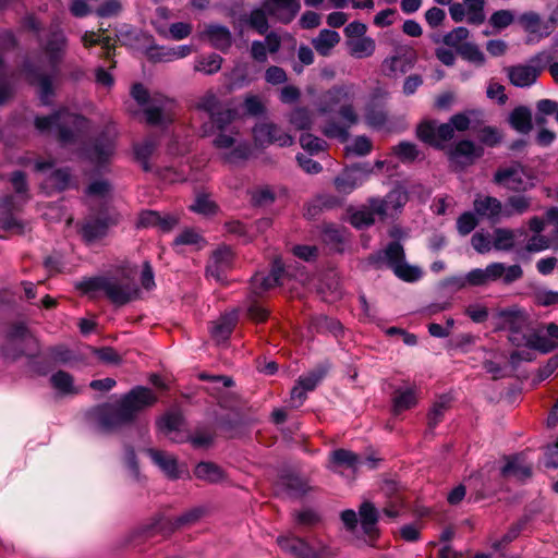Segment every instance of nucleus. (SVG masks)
Wrapping results in <instances>:
<instances>
[{
    "label": "nucleus",
    "mask_w": 558,
    "mask_h": 558,
    "mask_svg": "<svg viewBox=\"0 0 558 558\" xmlns=\"http://www.w3.org/2000/svg\"><path fill=\"white\" fill-rule=\"evenodd\" d=\"M360 99V90L355 85L336 86L326 92L320 100L318 111L327 113L338 108L343 125L330 122L323 128V133L330 138L345 142L349 136V129L359 122L355 109Z\"/></svg>",
    "instance_id": "1"
},
{
    "label": "nucleus",
    "mask_w": 558,
    "mask_h": 558,
    "mask_svg": "<svg viewBox=\"0 0 558 558\" xmlns=\"http://www.w3.org/2000/svg\"><path fill=\"white\" fill-rule=\"evenodd\" d=\"M157 397L145 387H136L126 393L117 407L104 405L98 410V420L105 429L116 428L131 422L145 409L151 407Z\"/></svg>",
    "instance_id": "2"
},
{
    "label": "nucleus",
    "mask_w": 558,
    "mask_h": 558,
    "mask_svg": "<svg viewBox=\"0 0 558 558\" xmlns=\"http://www.w3.org/2000/svg\"><path fill=\"white\" fill-rule=\"evenodd\" d=\"M227 120L215 119V126L218 131L213 143L219 150L221 158L229 163H238L251 155L250 145L243 141L238 131Z\"/></svg>",
    "instance_id": "3"
},
{
    "label": "nucleus",
    "mask_w": 558,
    "mask_h": 558,
    "mask_svg": "<svg viewBox=\"0 0 558 558\" xmlns=\"http://www.w3.org/2000/svg\"><path fill=\"white\" fill-rule=\"evenodd\" d=\"M523 270L519 265L507 266L504 263H490L485 268H474L469 271V281L472 287H484L492 282L501 280L505 284H510L519 280Z\"/></svg>",
    "instance_id": "4"
},
{
    "label": "nucleus",
    "mask_w": 558,
    "mask_h": 558,
    "mask_svg": "<svg viewBox=\"0 0 558 558\" xmlns=\"http://www.w3.org/2000/svg\"><path fill=\"white\" fill-rule=\"evenodd\" d=\"M36 128L41 132H56L64 141L72 136V129L81 131L86 121L80 116L68 111H59L49 117H39L35 121Z\"/></svg>",
    "instance_id": "5"
},
{
    "label": "nucleus",
    "mask_w": 558,
    "mask_h": 558,
    "mask_svg": "<svg viewBox=\"0 0 558 558\" xmlns=\"http://www.w3.org/2000/svg\"><path fill=\"white\" fill-rule=\"evenodd\" d=\"M345 46L350 56L356 59H365L375 52V40L366 36L367 25L353 21L344 27Z\"/></svg>",
    "instance_id": "6"
},
{
    "label": "nucleus",
    "mask_w": 558,
    "mask_h": 558,
    "mask_svg": "<svg viewBox=\"0 0 558 558\" xmlns=\"http://www.w3.org/2000/svg\"><path fill=\"white\" fill-rule=\"evenodd\" d=\"M497 316L499 327L510 331V340L515 345H526V340L532 339V335L525 333L527 315L523 310L512 306L500 311Z\"/></svg>",
    "instance_id": "7"
},
{
    "label": "nucleus",
    "mask_w": 558,
    "mask_h": 558,
    "mask_svg": "<svg viewBox=\"0 0 558 558\" xmlns=\"http://www.w3.org/2000/svg\"><path fill=\"white\" fill-rule=\"evenodd\" d=\"M341 519L345 526L351 530L355 527L359 521L363 533L369 538V544L373 545L372 541L378 535V511L371 502L365 501L361 505L359 519L357 514L353 510L343 511L341 513Z\"/></svg>",
    "instance_id": "8"
},
{
    "label": "nucleus",
    "mask_w": 558,
    "mask_h": 558,
    "mask_svg": "<svg viewBox=\"0 0 558 558\" xmlns=\"http://www.w3.org/2000/svg\"><path fill=\"white\" fill-rule=\"evenodd\" d=\"M385 161L377 160L372 167L369 163H361L345 169L335 179V187L341 194H350L361 186L373 173L374 168L381 170Z\"/></svg>",
    "instance_id": "9"
},
{
    "label": "nucleus",
    "mask_w": 558,
    "mask_h": 558,
    "mask_svg": "<svg viewBox=\"0 0 558 558\" xmlns=\"http://www.w3.org/2000/svg\"><path fill=\"white\" fill-rule=\"evenodd\" d=\"M494 181L498 185L515 192L526 191L534 186L533 178L518 163L500 168L495 173Z\"/></svg>",
    "instance_id": "10"
},
{
    "label": "nucleus",
    "mask_w": 558,
    "mask_h": 558,
    "mask_svg": "<svg viewBox=\"0 0 558 558\" xmlns=\"http://www.w3.org/2000/svg\"><path fill=\"white\" fill-rule=\"evenodd\" d=\"M384 256L388 266L401 280L412 282L422 277V270L418 267L405 263L403 248L399 243H391L386 248Z\"/></svg>",
    "instance_id": "11"
},
{
    "label": "nucleus",
    "mask_w": 558,
    "mask_h": 558,
    "mask_svg": "<svg viewBox=\"0 0 558 558\" xmlns=\"http://www.w3.org/2000/svg\"><path fill=\"white\" fill-rule=\"evenodd\" d=\"M255 145L265 147L271 144L284 147L293 144V137L278 125L269 122H260L253 129Z\"/></svg>",
    "instance_id": "12"
},
{
    "label": "nucleus",
    "mask_w": 558,
    "mask_h": 558,
    "mask_svg": "<svg viewBox=\"0 0 558 558\" xmlns=\"http://www.w3.org/2000/svg\"><path fill=\"white\" fill-rule=\"evenodd\" d=\"M417 136L425 143L441 147L454 136V132L450 122L439 124L435 121H426L418 125Z\"/></svg>",
    "instance_id": "13"
},
{
    "label": "nucleus",
    "mask_w": 558,
    "mask_h": 558,
    "mask_svg": "<svg viewBox=\"0 0 558 558\" xmlns=\"http://www.w3.org/2000/svg\"><path fill=\"white\" fill-rule=\"evenodd\" d=\"M145 453L150 458L151 462L169 478L175 480L187 473L183 463H179L177 458L168 452L147 449Z\"/></svg>",
    "instance_id": "14"
},
{
    "label": "nucleus",
    "mask_w": 558,
    "mask_h": 558,
    "mask_svg": "<svg viewBox=\"0 0 558 558\" xmlns=\"http://www.w3.org/2000/svg\"><path fill=\"white\" fill-rule=\"evenodd\" d=\"M105 292L116 304H124L137 296L138 290L129 278L106 279Z\"/></svg>",
    "instance_id": "15"
},
{
    "label": "nucleus",
    "mask_w": 558,
    "mask_h": 558,
    "mask_svg": "<svg viewBox=\"0 0 558 558\" xmlns=\"http://www.w3.org/2000/svg\"><path fill=\"white\" fill-rule=\"evenodd\" d=\"M519 23L529 34V41H537L553 32L555 22L553 19L544 21L535 12H526L519 17Z\"/></svg>",
    "instance_id": "16"
},
{
    "label": "nucleus",
    "mask_w": 558,
    "mask_h": 558,
    "mask_svg": "<svg viewBox=\"0 0 558 558\" xmlns=\"http://www.w3.org/2000/svg\"><path fill=\"white\" fill-rule=\"evenodd\" d=\"M407 201V193L402 189H395L384 199L373 198L372 207L380 219H385L393 217Z\"/></svg>",
    "instance_id": "17"
},
{
    "label": "nucleus",
    "mask_w": 558,
    "mask_h": 558,
    "mask_svg": "<svg viewBox=\"0 0 558 558\" xmlns=\"http://www.w3.org/2000/svg\"><path fill=\"white\" fill-rule=\"evenodd\" d=\"M416 62V53L409 47H399L396 54L383 62V70L389 75L403 74Z\"/></svg>",
    "instance_id": "18"
},
{
    "label": "nucleus",
    "mask_w": 558,
    "mask_h": 558,
    "mask_svg": "<svg viewBox=\"0 0 558 558\" xmlns=\"http://www.w3.org/2000/svg\"><path fill=\"white\" fill-rule=\"evenodd\" d=\"M132 97L141 106L145 107L146 120L150 124H159L168 119L165 106L149 105V95L146 88L141 84H135L131 89Z\"/></svg>",
    "instance_id": "19"
},
{
    "label": "nucleus",
    "mask_w": 558,
    "mask_h": 558,
    "mask_svg": "<svg viewBox=\"0 0 558 558\" xmlns=\"http://www.w3.org/2000/svg\"><path fill=\"white\" fill-rule=\"evenodd\" d=\"M233 254L229 247L217 248L209 258L207 276L222 281L226 272L232 267Z\"/></svg>",
    "instance_id": "20"
},
{
    "label": "nucleus",
    "mask_w": 558,
    "mask_h": 558,
    "mask_svg": "<svg viewBox=\"0 0 558 558\" xmlns=\"http://www.w3.org/2000/svg\"><path fill=\"white\" fill-rule=\"evenodd\" d=\"M193 50V46L191 45L174 47L154 46L147 49L146 54L153 62H172L190 56Z\"/></svg>",
    "instance_id": "21"
},
{
    "label": "nucleus",
    "mask_w": 558,
    "mask_h": 558,
    "mask_svg": "<svg viewBox=\"0 0 558 558\" xmlns=\"http://www.w3.org/2000/svg\"><path fill=\"white\" fill-rule=\"evenodd\" d=\"M267 13L282 23H290L299 13V0H266L264 4Z\"/></svg>",
    "instance_id": "22"
},
{
    "label": "nucleus",
    "mask_w": 558,
    "mask_h": 558,
    "mask_svg": "<svg viewBox=\"0 0 558 558\" xmlns=\"http://www.w3.org/2000/svg\"><path fill=\"white\" fill-rule=\"evenodd\" d=\"M482 148L470 141L459 142L450 151L449 159L454 167H465L482 156Z\"/></svg>",
    "instance_id": "23"
},
{
    "label": "nucleus",
    "mask_w": 558,
    "mask_h": 558,
    "mask_svg": "<svg viewBox=\"0 0 558 558\" xmlns=\"http://www.w3.org/2000/svg\"><path fill=\"white\" fill-rule=\"evenodd\" d=\"M375 462L376 460L371 457L362 459L349 450L338 449L331 453L329 468L336 470L339 466H347L356 470L366 465L373 469L375 468Z\"/></svg>",
    "instance_id": "24"
},
{
    "label": "nucleus",
    "mask_w": 558,
    "mask_h": 558,
    "mask_svg": "<svg viewBox=\"0 0 558 558\" xmlns=\"http://www.w3.org/2000/svg\"><path fill=\"white\" fill-rule=\"evenodd\" d=\"M558 345V326L548 324L544 329L532 333V339L526 340V347L549 352Z\"/></svg>",
    "instance_id": "25"
},
{
    "label": "nucleus",
    "mask_w": 558,
    "mask_h": 558,
    "mask_svg": "<svg viewBox=\"0 0 558 558\" xmlns=\"http://www.w3.org/2000/svg\"><path fill=\"white\" fill-rule=\"evenodd\" d=\"M201 38L207 40L214 48L226 51L231 47L232 35L230 31L219 24L205 25L201 32Z\"/></svg>",
    "instance_id": "26"
},
{
    "label": "nucleus",
    "mask_w": 558,
    "mask_h": 558,
    "mask_svg": "<svg viewBox=\"0 0 558 558\" xmlns=\"http://www.w3.org/2000/svg\"><path fill=\"white\" fill-rule=\"evenodd\" d=\"M525 234L524 229L497 228L493 232V246L496 251H512L520 248L519 239Z\"/></svg>",
    "instance_id": "27"
},
{
    "label": "nucleus",
    "mask_w": 558,
    "mask_h": 558,
    "mask_svg": "<svg viewBox=\"0 0 558 558\" xmlns=\"http://www.w3.org/2000/svg\"><path fill=\"white\" fill-rule=\"evenodd\" d=\"M283 272V265L280 259H276L272 265L271 272L269 275L256 274L252 278L251 289L256 295L268 291L279 283L281 274Z\"/></svg>",
    "instance_id": "28"
},
{
    "label": "nucleus",
    "mask_w": 558,
    "mask_h": 558,
    "mask_svg": "<svg viewBox=\"0 0 558 558\" xmlns=\"http://www.w3.org/2000/svg\"><path fill=\"white\" fill-rule=\"evenodd\" d=\"M17 206L19 202L12 196H5L0 201V229L15 233L24 231V225L12 215V210Z\"/></svg>",
    "instance_id": "29"
},
{
    "label": "nucleus",
    "mask_w": 558,
    "mask_h": 558,
    "mask_svg": "<svg viewBox=\"0 0 558 558\" xmlns=\"http://www.w3.org/2000/svg\"><path fill=\"white\" fill-rule=\"evenodd\" d=\"M510 83L517 87H529L535 83L539 70L531 64H519L506 69Z\"/></svg>",
    "instance_id": "30"
},
{
    "label": "nucleus",
    "mask_w": 558,
    "mask_h": 558,
    "mask_svg": "<svg viewBox=\"0 0 558 558\" xmlns=\"http://www.w3.org/2000/svg\"><path fill=\"white\" fill-rule=\"evenodd\" d=\"M178 223V218L171 215L161 216L157 211H143L137 221V226L142 228H155L162 232L170 231Z\"/></svg>",
    "instance_id": "31"
},
{
    "label": "nucleus",
    "mask_w": 558,
    "mask_h": 558,
    "mask_svg": "<svg viewBox=\"0 0 558 558\" xmlns=\"http://www.w3.org/2000/svg\"><path fill=\"white\" fill-rule=\"evenodd\" d=\"M474 210L477 215L492 220L505 217V207L501 202L492 196L477 195L474 199Z\"/></svg>",
    "instance_id": "32"
},
{
    "label": "nucleus",
    "mask_w": 558,
    "mask_h": 558,
    "mask_svg": "<svg viewBox=\"0 0 558 558\" xmlns=\"http://www.w3.org/2000/svg\"><path fill=\"white\" fill-rule=\"evenodd\" d=\"M183 418L179 413H167L158 421V429L161 434L169 437L172 441H182L184 436L183 432Z\"/></svg>",
    "instance_id": "33"
},
{
    "label": "nucleus",
    "mask_w": 558,
    "mask_h": 558,
    "mask_svg": "<svg viewBox=\"0 0 558 558\" xmlns=\"http://www.w3.org/2000/svg\"><path fill=\"white\" fill-rule=\"evenodd\" d=\"M33 341L27 330L23 326H19L10 335L7 345L4 347V354L8 359L15 360L23 353V348Z\"/></svg>",
    "instance_id": "34"
},
{
    "label": "nucleus",
    "mask_w": 558,
    "mask_h": 558,
    "mask_svg": "<svg viewBox=\"0 0 558 558\" xmlns=\"http://www.w3.org/2000/svg\"><path fill=\"white\" fill-rule=\"evenodd\" d=\"M278 545L286 551L299 558H315L317 553L303 539L295 536H280Z\"/></svg>",
    "instance_id": "35"
},
{
    "label": "nucleus",
    "mask_w": 558,
    "mask_h": 558,
    "mask_svg": "<svg viewBox=\"0 0 558 558\" xmlns=\"http://www.w3.org/2000/svg\"><path fill=\"white\" fill-rule=\"evenodd\" d=\"M341 37L338 32L331 29H322L318 35L312 39V45L318 54L328 57L340 43Z\"/></svg>",
    "instance_id": "36"
},
{
    "label": "nucleus",
    "mask_w": 558,
    "mask_h": 558,
    "mask_svg": "<svg viewBox=\"0 0 558 558\" xmlns=\"http://www.w3.org/2000/svg\"><path fill=\"white\" fill-rule=\"evenodd\" d=\"M198 107L209 113L213 124H215V119L217 118H220L221 121L227 120L231 122L234 116L229 109L221 110L217 96L210 92L202 97Z\"/></svg>",
    "instance_id": "37"
},
{
    "label": "nucleus",
    "mask_w": 558,
    "mask_h": 558,
    "mask_svg": "<svg viewBox=\"0 0 558 558\" xmlns=\"http://www.w3.org/2000/svg\"><path fill=\"white\" fill-rule=\"evenodd\" d=\"M236 319V313H229L213 323L210 328L213 338L217 342L227 340L232 332L233 327L235 326Z\"/></svg>",
    "instance_id": "38"
},
{
    "label": "nucleus",
    "mask_w": 558,
    "mask_h": 558,
    "mask_svg": "<svg viewBox=\"0 0 558 558\" xmlns=\"http://www.w3.org/2000/svg\"><path fill=\"white\" fill-rule=\"evenodd\" d=\"M117 217H111L108 222L89 221L82 228L83 238L88 242L100 240L107 234L109 226L117 223Z\"/></svg>",
    "instance_id": "39"
},
{
    "label": "nucleus",
    "mask_w": 558,
    "mask_h": 558,
    "mask_svg": "<svg viewBox=\"0 0 558 558\" xmlns=\"http://www.w3.org/2000/svg\"><path fill=\"white\" fill-rule=\"evenodd\" d=\"M500 472L505 477H515L518 480H522L530 475L531 468L519 457H511L506 459V463L501 468Z\"/></svg>",
    "instance_id": "40"
},
{
    "label": "nucleus",
    "mask_w": 558,
    "mask_h": 558,
    "mask_svg": "<svg viewBox=\"0 0 558 558\" xmlns=\"http://www.w3.org/2000/svg\"><path fill=\"white\" fill-rule=\"evenodd\" d=\"M525 244L518 250V254L521 253H541L554 246L553 240L544 234H532L530 236L524 234Z\"/></svg>",
    "instance_id": "41"
},
{
    "label": "nucleus",
    "mask_w": 558,
    "mask_h": 558,
    "mask_svg": "<svg viewBox=\"0 0 558 558\" xmlns=\"http://www.w3.org/2000/svg\"><path fill=\"white\" fill-rule=\"evenodd\" d=\"M50 383L60 395H75L78 392V387L75 386L73 377L63 371L52 374Z\"/></svg>",
    "instance_id": "42"
},
{
    "label": "nucleus",
    "mask_w": 558,
    "mask_h": 558,
    "mask_svg": "<svg viewBox=\"0 0 558 558\" xmlns=\"http://www.w3.org/2000/svg\"><path fill=\"white\" fill-rule=\"evenodd\" d=\"M194 473L197 478L209 483H218L225 478L223 470L211 462L198 463Z\"/></svg>",
    "instance_id": "43"
},
{
    "label": "nucleus",
    "mask_w": 558,
    "mask_h": 558,
    "mask_svg": "<svg viewBox=\"0 0 558 558\" xmlns=\"http://www.w3.org/2000/svg\"><path fill=\"white\" fill-rule=\"evenodd\" d=\"M509 122L515 131L529 133L532 129L531 111L525 107H518L511 112Z\"/></svg>",
    "instance_id": "44"
},
{
    "label": "nucleus",
    "mask_w": 558,
    "mask_h": 558,
    "mask_svg": "<svg viewBox=\"0 0 558 558\" xmlns=\"http://www.w3.org/2000/svg\"><path fill=\"white\" fill-rule=\"evenodd\" d=\"M417 396L413 388L399 389L393 398V411L400 413L416 404Z\"/></svg>",
    "instance_id": "45"
},
{
    "label": "nucleus",
    "mask_w": 558,
    "mask_h": 558,
    "mask_svg": "<svg viewBox=\"0 0 558 558\" xmlns=\"http://www.w3.org/2000/svg\"><path fill=\"white\" fill-rule=\"evenodd\" d=\"M222 58L219 54L210 53L195 60L194 70L210 75L221 69Z\"/></svg>",
    "instance_id": "46"
},
{
    "label": "nucleus",
    "mask_w": 558,
    "mask_h": 558,
    "mask_svg": "<svg viewBox=\"0 0 558 558\" xmlns=\"http://www.w3.org/2000/svg\"><path fill=\"white\" fill-rule=\"evenodd\" d=\"M375 215L377 216L376 210H374V208L372 207L371 199L368 206H364L351 214L350 222L355 228H365L375 222Z\"/></svg>",
    "instance_id": "47"
},
{
    "label": "nucleus",
    "mask_w": 558,
    "mask_h": 558,
    "mask_svg": "<svg viewBox=\"0 0 558 558\" xmlns=\"http://www.w3.org/2000/svg\"><path fill=\"white\" fill-rule=\"evenodd\" d=\"M459 53L462 59L474 64L475 66H483L486 63V57L480 47L473 43H465L459 48Z\"/></svg>",
    "instance_id": "48"
},
{
    "label": "nucleus",
    "mask_w": 558,
    "mask_h": 558,
    "mask_svg": "<svg viewBox=\"0 0 558 558\" xmlns=\"http://www.w3.org/2000/svg\"><path fill=\"white\" fill-rule=\"evenodd\" d=\"M114 151L113 140L107 138L104 142L97 143L88 153V158L97 163L107 161Z\"/></svg>",
    "instance_id": "49"
},
{
    "label": "nucleus",
    "mask_w": 558,
    "mask_h": 558,
    "mask_svg": "<svg viewBox=\"0 0 558 558\" xmlns=\"http://www.w3.org/2000/svg\"><path fill=\"white\" fill-rule=\"evenodd\" d=\"M267 11L266 9H255L247 14L243 21L245 24L254 28L258 34L263 35L268 29V21H267Z\"/></svg>",
    "instance_id": "50"
},
{
    "label": "nucleus",
    "mask_w": 558,
    "mask_h": 558,
    "mask_svg": "<svg viewBox=\"0 0 558 558\" xmlns=\"http://www.w3.org/2000/svg\"><path fill=\"white\" fill-rule=\"evenodd\" d=\"M29 80L32 84L36 85L39 90L40 99L44 104L49 102V97L52 95V80L48 75L38 72L31 74Z\"/></svg>",
    "instance_id": "51"
},
{
    "label": "nucleus",
    "mask_w": 558,
    "mask_h": 558,
    "mask_svg": "<svg viewBox=\"0 0 558 558\" xmlns=\"http://www.w3.org/2000/svg\"><path fill=\"white\" fill-rule=\"evenodd\" d=\"M531 206V199L524 195H515L509 197L505 207V217H511L512 215H521L529 210Z\"/></svg>",
    "instance_id": "52"
},
{
    "label": "nucleus",
    "mask_w": 558,
    "mask_h": 558,
    "mask_svg": "<svg viewBox=\"0 0 558 558\" xmlns=\"http://www.w3.org/2000/svg\"><path fill=\"white\" fill-rule=\"evenodd\" d=\"M484 0H464L466 21L471 24H482L485 20Z\"/></svg>",
    "instance_id": "53"
},
{
    "label": "nucleus",
    "mask_w": 558,
    "mask_h": 558,
    "mask_svg": "<svg viewBox=\"0 0 558 558\" xmlns=\"http://www.w3.org/2000/svg\"><path fill=\"white\" fill-rule=\"evenodd\" d=\"M82 43L86 48L92 47L94 45H100L101 48L105 50L107 57L110 56L111 50L113 48V44L111 43V39L109 37H104L101 34H97L94 32H86L82 36Z\"/></svg>",
    "instance_id": "54"
},
{
    "label": "nucleus",
    "mask_w": 558,
    "mask_h": 558,
    "mask_svg": "<svg viewBox=\"0 0 558 558\" xmlns=\"http://www.w3.org/2000/svg\"><path fill=\"white\" fill-rule=\"evenodd\" d=\"M289 122L296 130H304L311 126L313 119L307 109L295 108L289 114Z\"/></svg>",
    "instance_id": "55"
},
{
    "label": "nucleus",
    "mask_w": 558,
    "mask_h": 558,
    "mask_svg": "<svg viewBox=\"0 0 558 558\" xmlns=\"http://www.w3.org/2000/svg\"><path fill=\"white\" fill-rule=\"evenodd\" d=\"M155 149L156 143L150 138L144 140L134 147L135 157L143 165L145 170L148 169L147 160L154 154Z\"/></svg>",
    "instance_id": "56"
},
{
    "label": "nucleus",
    "mask_w": 558,
    "mask_h": 558,
    "mask_svg": "<svg viewBox=\"0 0 558 558\" xmlns=\"http://www.w3.org/2000/svg\"><path fill=\"white\" fill-rule=\"evenodd\" d=\"M392 153L403 162L413 161L418 157L416 145L410 142H401L392 148Z\"/></svg>",
    "instance_id": "57"
},
{
    "label": "nucleus",
    "mask_w": 558,
    "mask_h": 558,
    "mask_svg": "<svg viewBox=\"0 0 558 558\" xmlns=\"http://www.w3.org/2000/svg\"><path fill=\"white\" fill-rule=\"evenodd\" d=\"M190 208L194 213L203 216H210L217 211L216 204L207 195L204 194L198 195Z\"/></svg>",
    "instance_id": "58"
},
{
    "label": "nucleus",
    "mask_w": 558,
    "mask_h": 558,
    "mask_svg": "<svg viewBox=\"0 0 558 558\" xmlns=\"http://www.w3.org/2000/svg\"><path fill=\"white\" fill-rule=\"evenodd\" d=\"M345 150L355 156H365L372 150V142L366 136H357L347 145Z\"/></svg>",
    "instance_id": "59"
},
{
    "label": "nucleus",
    "mask_w": 558,
    "mask_h": 558,
    "mask_svg": "<svg viewBox=\"0 0 558 558\" xmlns=\"http://www.w3.org/2000/svg\"><path fill=\"white\" fill-rule=\"evenodd\" d=\"M472 246L480 254H485L490 252L493 246V234L476 232L473 234L471 239Z\"/></svg>",
    "instance_id": "60"
},
{
    "label": "nucleus",
    "mask_w": 558,
    "mask_h": 558,
    "mask_svg": "<svg viewBox=\"0 0 558 558\" xmlns=\"http://www.w3.org/2000/svg\"><path fill=\"white\" fill-rule=\"evenodd\" d=\"M469 37V29L465 27H457L449 32L444 37V43L447 46L454 47L459 50V48L464 45V40Z\"/></svg>",
    "instance_id": "61"
},
{
    "label": "nucleus",
    "mask_w": 558,
    "mask_h": 558,
    "mask_svg": "<svg viewBox=\"0 0 558 558\" xmlns=\"http://www.w3.org/2000/svg\"><path fill=\"white\" fill-rule=\"evenodd\" d=\"M202 242L203 238L199 233L193 229H185L175 238L173 245H194L198 247Z\"/></svg>",
    "instance_id": "62"
},
{
    "label": "nucleus",
    "mask_w": 558,
    "mask_h": 558,
    "mask_svg": "<svg viewBox=\"0 0 558 558\" xmlns=\"http://www.w3.org/2000/svg\"><path fill=\"white\" fill-rule=\"evenodd\" d=\"M477 226V219L473 213L462 214L457 221V229L461 235L469 234Z\"/></svg>",
    "instance_id": "63"
},
{
    "label": "nucleus",
    "mask_w": 558,
    "mask_h": 558,
    "mask_svg": "<svg viewBox=\"0 0 558 558\" xmlns=\"http://www.w3.org/2000/svg\"><path fill=\"white\" fill-rule=\"evenodd\" d=\"M300 143L303 149L310 154H316L325 148V142L312 134H303L300 138Z\"/></svg>",
    "instance_id": "64"
}]
</instances>
